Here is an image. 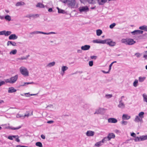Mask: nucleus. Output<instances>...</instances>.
<instances>
[{"instance_id":"f257e3e1","label":"nucleus","mask_w":147,"mask_h":147,"mask_svg":"<svg viewBox=\"0 0 147 147\" xmlns=\"http://www.w3.org/2000/svg\"><path fill=\"white\" fill-rule=\"evenodd\" d=\"M121 42L122 43L129 45H133L136 43L135 41H134L133 39L130 38H123L121 40Z\"/></svg>"},{"instance_id":"f03ea898","label":"nucleus","mask_w":147,"mask_h":147,"mask_svg":"<svg viewBox=\"0 0 147 147\" xmlns=\"http://www.w3.org/2000/svg\"><path fill=\"white\" fill-rule=\"evenodd\" d=\"M144 113L143 112H140L138 115L136 116L134 121L136 123H142L143 118L144 117Z\"/></svg>"},{"instance_id":"7ed1b4c3","label":"nucleus","mask_w":147,"mask_h":147,"mask_svg":"<svg viewBox=\"0 0 147 147\" xmlns=\"http://www.w3.org/2000/svg\"><path fill=\"white\" fill-rule=\"evenodd\" d=\"M18 78V75H16L10 78L5 80V81L7 83L13 84L17 80Z\"/></svg>"},{"instance_id":"20e7f679","label":"nucleus","mask_w":147,"mask_h":147,"mask_svg":"<svg viewBox=\"0 0 147 147\" xmlns=\"http://www.w3.org/2000/svg\"><path fill=\"white\" fill-rule=\"evenodd\" d=\"M20 73L25 76H29V72L27 69L25 67L22 66L20 68Z\"/></svg>"},{"instance_id":"39448f33","label":"nucleus","mask_w":147,"mask_h":147,"mask_svg":"<svg viewBox=\"0 0 147 147\" xmlns=\"http://www.w3.org/2000/svg\"><path fill=\"white\" fill-rule=\"evenodd\" d=\"M105 40L106 41V43L108 45L110 46L113 47L116 45V42L111 40L110 39H105Z\"/></svg>"},{"instance_id":"423d86ee","label":"nucleus","mask_w":147,"mask_h":147,"mask_svg":"<svg viewBox=\"0 0 147 147\" xmlns=\"http://www.w3.org/2000/svg\"><path fill=\"white\" fill-rule=\"evenodd\" d=\"M44 34L49 35L51 34H55V33L53 32H51L49 33L41 31H35L32 32L30 34Z\"/></svg>"},{"instance_id":"0eeeda50","label":"nucleus","mask_w":147,"mask_h":147,"mask_svg":"<svg viewBox=\"0 0 147 147\" xmlns=\"http://www.w3.org/2000/svg\"><path fill=\"white\" fill-rule=\"evenodd\" d=\"M66 3L69 7H74L75 5L76 2L75 0H67Z\"/></svg>"},{"instance_id":"6e6552de","label":"nucleus","mask_w":147,"mask_h":147,"mask_svg":"<svg viewBox=\"0 0 147 147\" xmlns=\"http://www.w3.org/2000/svg\"><path fill=\"white\" fill-rule=\"evenodd\" d=\"M79 11L80 12H86L89 11V8L87 6L80 7L79 8Z\"/></svg>"},{"instance_id":"1a4fd4ad","label":"nucleus","mask_w":147,"mask_h":147,"mask_svg":"<svg viewBox=\"0 0 147 147\" xmlns=\"http://www.w3.org/2000/svg\"><path fill=\"white\" fill-rule=\"evenodd\" d=\"M105 109L104 108H100L98 109H97L95 112L94 113V114H102L105 112Z\"/></svg>"},{"instance_id":"9d476101","label":"nucleus","mask_w":147,"mask_h":147,"mask_svg":"<svg viewBox=\"0 0 147 147\" xmlns=\"http://www.w3.org/2000/svg\"><path fill=\"white\" fill-rule=\"evenodd\" d=\"M106 41L104 40H100L99 39H96V40H93L92 42L94 43H100L102 44H105L106 43Z\"/></svg>"},{"instance_id":"9b49d317","label":"nucleus","mask_w":147,"mask_h":147,"mask_svg":"<svg viewBox=\"0 0 147 147\" xmlns=\"http://www.w3.org/2000/svg\"><path fill=\"white\" fill-rule=\"evenodd\" d=\"M118 107L119 108L121 109H124L125 107V105L123 102L122 100H121L119 101Z\"/></svg>"},{"instance_id":"f8f14e48","label":"nucleus","mask_w":147,"mask_h":147,"mask_svg":"<svg viewBox=\"0 0 147 147\" xmlns=\"http://www.w3.org/2000/svg\"><path fill=\"white\" fill-rule=\"evenodd\" d=\"M108 121L109 123H116L117 122V120L115 118H111L108 119Z\"/></svg>"},{"instance_id":"ddd939ff","label":"nucleus","mask_w":147,"mask_h":147,"mask_svg":"<svg viewBox=\"0 0 147 147\" xmlns=\"http://www.w3.org/2000/svg\"><path fill=\"white\" fill-rule=\"evenodd\" d=\"M115 135L113 133H109L107 136V138L109 140H110L111 139H114L115 138Z\"/></svg>"},{"instance_id":"4468645a","label":"nucleus","mask_w":147,"mask_h":147,"mask_svg":"<svg viewBox=\"0 0 147 147\" xmlns=\"http://www.w3.org/2000/svg\"><path fill=\"white\" fill-rule=\"evenodd\" d=\"M90 46L89 45H85L84 46H82L81 47L82 50L83 51H86L88 50L90 48Z\"/></svg>"},{"instance_id":"2eb2a0df","label":"nucleus","mask_w":147,"mask_h":147,"mask_svg":"<svg viewBox=\"0 0 147 147\" xmlns=\"http://www.w3.org/2000/svg\"><path fill=\"white\" fill-rule=\"evenodd\" d=\"M94 134V132L92 131H88L86 134V135L88 136H92Z\"/></svg>"},{"instance_id":"dca6fc26","label":"nucleus","mask_w":147,"mask_h":147,"mask_svg":"<svg viewBox=\"0 0 147 147\" xmlns=\"http://www.w3.org/2000/svg\"><path fill=\"white\" fill-rule=\"evenodd\" d=\"M39 16L37 14H30L29 15H27L26 17L27 18H30L31 17H32L34 18H36L37 17H38Z\"/></svg>"},{"instance_id":"f3484780","label":"nucleus","mask_w":147,"mask_h":147,"mask_svg":"<svg viewBox=\"0 0 147 147\" xmlns=\"http://www.w3.org/2000/svg\"><path fill=\"white\" fill-rule=\"evenodd\" d=\"M18 38V36H16L15 34H12L9 36V40H15L17 39Z\"/></svg>"},{"instance_id":"a211bd4d","label":"nucleus","mask_w":147,"mask_h":147,"mask_svg":"<svg viewBox=\"0 0 147 147\" xmlns=\"http://www.w3.org/2000/svg\"><path fill=\"white\" fill-rule=\"evenodd\" d=\"M131 117L127 114H123L122 117V119L123 120H128L130 119Z\"/></svg>"},{"instance_id":"6ab92c4d","label":"nucleus","mask_w":147,"mask_h":147,"mask_svg":"<svg viewBox=\"0 0 147 147\" xmlns=\"http://www.w3.org/2000/svg\"><path fill=\"white\" fill-rule=\"evenodd\" d=\"M16 90L13 87H10L9 88L8 92L9 93H11L16 92Z\"/></svg>"},{"instance_id":"aec40b11","label":"nucleus","mask_w":147,"mask_h":147,"mask_svg":"<svg viewBox=\"0 0 147 147\" xmlns=\"http://www.w3.org/2000/svg\"><path fill=\"white\" fill-rule=\"evenodd\" d=\"M11 33V32L10 31H6L5 30H3V35H4L7 36L9 35Z\"/></svg>"},{"instance_id":"412c9836","label":"nucleus","mask_w":147,"mask_h":147,"mask_svg":"<svg viewBox=\"0 0 147 147\" xmlns=\"http://www.w3.org/2000/svg\"><path fill=\"white\" fill-rule=\"evenodd\" d=\"M107 0H97L98 4L100 5H103L105 3Z\"/></svg>"},{"instance_id":"4be33fe9","label":"nucleus","mask_w":147,"mask_h":147,"mask_svg":"<svg viewBox=\"0 0 147 147\" xmlns=\"http://www.w3.org/2000/svg\"><path fill=\"white\" fill-rule=\"evenodd\" d=\"M139 29L141 30L147 31V26L144 25L139 27Z\"/></svg>"},{"instance_id":"5701e85b","label":"nucleus","mask_w":147,"mask_h":147,"mask_svg":"<svg viewBox=\"0 0 147 147\" xmlns=\"http://www.w3.org/2000/svg\"><path fill=\"white\" fill-rule=\"evenodd\" d=\"M10 45H11L13 46H16V43L15 42L9 41L7 42V46H8Z\"/></svg>"},{"instance_id":"b1692460","label":"nucleus","mask_w":147,"mask_h":147,"mask_svg":"<svg viewBox=\"0 0 147 147\" xmlns=\"http://www.w3.org/2000/svg\"><path fill=\"white\" fill-rule=\"evenodd\" d=\"M142 96L143 98V101L144 102L147 103V95L145 93H144L142 94Z\"/></svg>"},{"instance_id":"393cba45","label":"nucleus","mask_w":147,"mask_h":147,"mask_svg":"<svg viewBox=\"0 0 147 147\" xmlns=\"http://www.w3.org/2000/svg\"><path fill=\"white\" fill-rule=\"evenodd\" d=\"M25 5V3L22 1H20L17 2L16 4V6H20L24 5Z\"/></svg>"},{"instance_id":"a878e982","label":"nucleus","mask_w":147,"mask_h":147,"mask_svg":"<svg viewBox=\"0 0 147 147\" xmlns=\"http://www.w3.org/2000/svg\"><path fill=\"white\" fill-rule=\"evenodd\" d=\"M147 140V135L140 136V141H142Z\"/></svg>"},{"instance_id":"bb28decb","label":"nucleus","mask_w":147,"mask_h":147,"mask_svg":"<svg viewBox=\"0 0 147 147\" xmlns=\"http://www.w3.org/2000/svg\"><path fill=\"white\" fill-rule=\"evenodd\" d=\"M55 62L54 61L52 62L48 63L47 65V67H51L54 66L55 65Z\"/></svg>"},{"instance_id":"cd10ccee","label":"nucleus","mask_w":147,"mask_h":147,"mask_svg":"<svg viewBox=\"0 0 147 147\" xmlns=\"http://www.w3.org/2000/svg\"><path fill=\"white\" fill-rule=\"evenodd\" d=\"M102 33V30L100 29H98L96 30V35L98 36H100Z\"/></svg>"},{"instance_id":"c85d7f7f","label":"nucleus","mask_w":147,"mask_h":147,"mask_svg":"<svg viewBox=\"0 0 147 147\" xmlns=\"http://www.w3.org/2000/svg\"><path fill=\"white\" fill-rule=\"evenodd\" d=\"M68 69V67H67L66 66H63L61 67V70L63 73H64Z\"/></svg>"},{"instance_id":"c756f323","label":"nucleus","mask_w":147,"mask_h":147,"mask_svg":"<svg viewBox=\"0 0 147 147\" xmlns=\"http://www.w3.org/2000/svg\"><path fill=\"white\" fill-rule=\"evenodd\" d=\"M57 8L58 9V12L59 13H65L64 10L59 9L58 7H57Z\"/></svg>"},{"instance_id":"7c9ffc66","label":"nucleus","mask_w":147,"mask_h":147,"mask_svg":"<svg viewBox=\"0 0 147 147\" xmlns=\"http://www.w3.org/2000/svg\"><path fill=\"white\" fill-rule=\"evenodd\" d=\"M146 77H142L140 76L139 77V81L140 82H143L145 79Z\"/></svg>"},{"instance_id":"2f4dec72","label":"nucleus","mask_w":147,"mask_h":147,"mask_svg":"<svg viewBox=\"0 0 147 147\" xmlns=\"http://www.w3.org/2000/svg\"><path fill=\"white\" fill-rule=\"evenodd\" d=\"M36 7H39L40 8H44L45 6L44 5L41 3H38L36 5Z\"/></svg>"},{"instance_id":"473e14b6","label":"nucleus","mask_w":147,"mask_h":147,"mask_svg":"<svg viewBox=\"0 0 147 147\" xmlns=\"http://www.w3.org/2000/svg\"><path fill=\"white\" fill-rule=\"evenodd\" d=\"M30 55H29L26 56V57L23 56L20 58H18L17 59L18 60H25L27 59Z\"/></svg>"},{"instance_id":"72a5a7b5","label":"nucleus","mask_w":147,"mask_h":147,"mask_svg":"<svg viewBox=\"0 0 147 147\" xmlns=\"http://www.w3.org/2000/svg\"><path fill=\"white\" fill-rule=\"evenodd\" d=\"M133 84L134 87H136L138 85V80L136 79L134 82Z\"/></svg>"},{"instance_id":"f704fd0d","label":"nucleus","mask_w":147,"mask_h":147,"mask_svg":"<svg viewBox=\"0 0 147 147\" xmlns=\"http://www.w3.org/2000/svg\"><path fill=\"white\" fill-rule=\"evenodd\" d=\"M139 30H135L131 32V33L133 35L139 34Z\"/></svg>"},{"instance_id":"c9c22d12","label":"nucleus","mask_w":147,"mask_h":147,"mask_svg":"<svg viewBox=\"0 0 147 147\" xmlns=\"http://www.w3.org/2000/svg\"><path fill=\"white\" fill-rule=\"evenodd\" d=\"M17 53V50L16 49H14L10 51L9 53V54L10 55H15Z\"/></svg>"},{"instance_id":"e433bc0d","label":"nucleus","mask_w":147,"mask_h":147,"mask_svg":"<svg viewBox=\"0 0 147 147\" xmlns=\"http://www.w3.org/2000/svg\"><path fill=\"white\" fill-rule=\"evenodd\" d=\"M5 19L8 21H10L11 20V17L9 15H6L4 17Z\"/></svg>"},{"instance_id":"4c0bfd02","label":"nucleus","mask_w":147,"mask_h":147,"mask_svg":"<svg viewBox=\"0 0 147 147\" xmlns=\"http://www.w3.org/2000/svg\"><path fill=\"white\" fill-rule=\"evenodd\" d=\"M107 137L104 138L101 141V142L103 144L105 142L108 141H109L108 138H107Z\"/></svg>"},{"instance_id":"58836bf2","label":"nucleus","mask_w":147,"mask_h":147,"mask_svg":"<svg viewBox=\"0 0 147 147\" xmlns=\"http://www.w3.org/2000/svg\"><path fill=\"white\" fill-rule=\"evenodd\" d=\"M113 96L112 94H106L105 95V97L107 99H109Z\"/></svg>"},{"instance_id":"ea45409f","label":"nucleus","mask_w":147,"mask_h":147,"mask_svg":"<svg viewBox=\"0 0 147 147\" xmlns=\"http://www.w3.org/2000/svg\"><path fill=\"white\" fill-rule=\"evenodd\" d=\"M36 146L39 147H42V143L40 142H37L36 143Z\"/></svg>"},{"instance_id":"a19ab883","label":"nucleus","mask_w":147,"mask_h":147,"mask_svg":"<svg viewBox=\"0 0 147 147\" xmlns=\"http://www.w3.org/2000/svg\"><path fill=\"white\" fill-rule=\"evenodd\" d=\"M33 115L32 112H31V114H30L29 113L28 111H27L26 112V114H25L24 116V118L25 117H28L30 115Z\"/></svg>"},{"instance_id":"79ce46f5","label":"nucleus","mask_w":147,"mask_h":147,"mask_svg":"<svg viewBox=\"0 0 147 147\" xmlns=\"http://www.w3.org/2000/svg\"><path fill=\"white\" fill-rule=\"evenodd\" d=\"M35 83L33 82H24V85H20V86H24L26 85V84L28 85L29 84H34Z\"/></svg>"},{"instance_id":"37998d69","label":"nucleus","mask_w":147,"mask_h":147,"mask_svg":"<svg viewBox=\"0 0 147 147\" xmlns=\"http://www.w3.org/2000/svg\"><path fill=\"white\" fill-rule=\"evenodd\" d=\"M121 123L123 125H125L127 124V122L124 120H122L121 121Z\"/></svg>"},{"instance_id":"c03bdc74","label":"nucleus","mask_w":147,"mask_h":147,"mask_svg":"<svg viewBox=\"0 0 147 147\" xmlns=\"http://www.w3.org/2000/svg\"><path fill=\"white\" fill-rule=\"evenodd\" d=\"M135 138L134 140L135 142H139L140 141V137H135Z\"/></svg>"},{"instance_id":"a18cd8bd","label":"nucleus","mask_w":147,"mask_h":147,"mask_svg":"<svg viewBox=\"0 0 147 147\" xmlns=\"http://www.w3.org/2000/svg\"><path fill=\"white\" fill-rule=\"evenodd\" d=\"M87 1H88L90 4H94L95 3V1L94 0H87Z\"/></svg>"},{"instance_id":"49530a36","label":"nucleus","mask_w":147,"mask_h":147,"mask_svg":"<svg viewBox=\"0 0 147 147\" xmlns=\"http://www.w3.org/2000/svg\"><path fill=\"white\" fill-rule=\"evenodd\" d=\"M115 25H116L115 23H114L111 24L110 25L109 27L110 28L112 29L115 26Z\"/></svg>"},{"instance_id":"de8ad7c7","label":"nucleus","mask_w":147,"mask_h":147,"mask_svg":"<svg viewBox=\"0 0 147 147\" xmlns=\"http://www.w3.org/2000/svg\"><path fill=\"white\" fill-rule=\"evenodd\" d=\"M29 94V93H25L24 94L25 95H26V97H29L30 95V96H34V95H36V94H30V95H28V94Z\"/></svg>"},{"instance_id":"09e8293b","label":"nucleus","mask_w":147,"mask_h":147,"mask_svg":"<svg viewBox=\"0 0 147 147\" xmlns=\"http://www.w3.org/2000/svg\"><path fill=\"white\" fill-rule=\"evenodd\" d=\"M135 55L137 57H139L141 56V54H140L139 53H136L135 54Z\"/></svg>"},{"instance_id":"8fccbe9b","label":"nucleus","mask_w":147,"mask_h":147,"mask_svg":"<svg viewBox=\"0 0 147 147\" xmlns=\"http://www.w3.org/2000/svg\"><path fill=\"white\" fill-rule=\"evenodd\" d=\"M21 127V126H20L18 127H13L11 128V129L13 130H16L18 129Z\"/></svg>"},{"instance_id":"3c124183","label":"nucleus","mask_w":147,"mask_h":147,"mask_svg":"<svg viewBox=\"0 0 147 147\" xmlns=\"http://www.w3.org/2000/svg\"><path fill=\"white\" fill-rule=\"evenodd\" d=\"M93 62L92 61H90L89 62V65L91 67L93 66Z\"/></svg>"},{"instance_id":"603ef678","label":"nucleus","mask_w":147,"mask_h":147,"mask_svg":"<svg viewBox=\"0 0 147 147\" xmlns=\"http://www.w3.org/2000/svg\"><path fill=\"white\" fill-rule=\"evenodd\" d=\"M16 117L17 118L21 117H24V115L20 114H18L17 115Z\"/></svg>"},{"instance_id":"864d4df0","label":"nucleus","mask_w":147,"mask_h":147,"mask_svg":"<svg viewBox=\"0 0 147 147\" xmlns=\"http://www.w3.org/2000/svg\"><path fill=\"white\" fill-rule=\"evenodd\" d=\"M5 84V82L4 81H2L1 82H0V87L4 84Z\"/></svg>"},{"instance_id":"5fc2aeb1","label":"nucleus","mask_w":147,"mask_h":147,"mask_svg":"<svg viewBox=\"0 0 147 147\" xmlns=\"http://www.w3.org/2000/svg\"><path fill=\"white\" fill-rule=\"evenodd\" d=\"M54 122V121L52 120L49 121L47 122V123H48L51 124L53 123Z\"/></svg>"},{"instance_id":"6e6d98bb","label":"nucleus","mask_w":147,"mask_h":147,"mask_svg":"<svg viewBox=\"0 0 147 147\" xmlns=\"http://www.w3.org/2000/svg\"><path fill=\"white\" fill-rule=\"evenodd\" d=\"M113 64L112 63H111L109 65V71H110V70H111V67L112 66V65H113Z\"/></svg>"},{"instance_id":"4d7b16f0","label":"nucleus","mask_w":147,"mask_h":147,"mask_svg":"<svg viewBox=\"0 0 147 147\" xmlns=\"http://www.w3.org/2000/svg\"><path fill=\"white\" fill-rule=\"evenodd\" d=\"M131 136L135 137H136V134L135 133L133 132L131 133Z\"/></svg>"},{"instance_id":"13d9d810","label":"nucleus","mask_w":147,"mask_h":147,"mask_svg":"<svg viewBox=\"0 0 147 147\" xmlns=\"http://www.w3.org/2000/svg\"><path fill=\"white\" fill-rule=\"evenodd\" d=\"M15 140L18 142H19L20 141V140L19 138V137L18 136V137H17L16 139Z\"/></svg>"},{"instance_id":"bf43d9fd","label":"nucleus","mask_w":147,"mask_h":147,"mask_svg":"<svg viewBox=\"0 0 147 147\" xmlns=\"http://www.w3.org/2000/svg\"><path fill=\"white\" fill-rule=\"evenodd\" d=\"M8 139L10 140H13L12 136H9L8 138Z\"/></svg>"},{"instance_id":"052dcab7","label":"nucleus","mask_w":147,"mask_h":147,"mask_svg":"<svg viewBox=\"0 0 147 147\" xmlns=\"http://www.w3.org/2000/svg\"><path fill=\"white\" fill-rule=\"evenodd\" d=\"M41 137L42 139H45V136L43 134H42L41 135Z\"/></svg>"},{"instance_id":"680f3d73","label":"nucleus","mask_w":147,"mask_h":147,"mask_svg":"<svg viewBox=\"0 0 147 147\" xmlns=\"http://www.w3.org/2000/svg\"><path fill=\"white\" fill-rule=\"evenodd\" d=\"M90 58L91 59H96V56H92L90 57Z\"/></svg>"},{"instance_id":"e2e57ef3","label":"nucleus","mask_w":147,"mask_h":147,"mask_svg":"<svg viewBox=\"0 0 147 147\" xmlns=\"http://www.w3.org/2000/svg\"><path fill=\"white\" fill-rule=\"evenodd\" d=\"M110 71H109V70L107 71V72H106L105 71H104V70H102V72L103 73H105V74H107V73H109V72Z\"/></svg>"},{"instance_id":"0e129e2a","label":"nucleus","mask_w":147,"mask_h":147,"mask_svg":"<svg viewBox=\"0 0 147 147\" xmlns=\"http://www.w3.org/2000/svg\"><path fill=\"white\" fill-rule=\"evenodd\" d=\"M61 1L63 3H66L67 2V0H61Z\"/></svg>"},{"instance_id":"69168bd1","label":"nucleus","mask_w":147,"mask_h":147,"mask_svg":"<svg viewBox=\"0 0 147 147\" xmlns=\"http://www.w3.org/2000/svg\"><path fill=\"white\" fill-rule=\"evenodd\" d=\"M82 49L81 50L79 49V50H77L78 53H82Z\"/></svg>"},{"instance_id":"338daca9","label":"nucleus","mask_w":147,"mask_h":147,"mask_svg":"<svg viewBox=\"0 0 147 147\" xmlns=\"http://www.w3.org/2000/svg\"><path fill=\"white\" fill-rule=\"evenodd\" d=\"M139 34H142L143 32V31L142 30H139Z\"/></svg>"},{"instance_id":"774afa93","label":"nucleus","mask_w":147,"mask_h":147,"mask_svg":"<svg viewBox=\"0 0 147 147\" xmlns=\"http://www.w3.org/2000/svg\"><path fill=\"white\" fill-rule=\"evenodd\" d=\"M143 57L144 58H145L146 59H147V55H144L143 56Z\"/></svg>"}]
</instances>
